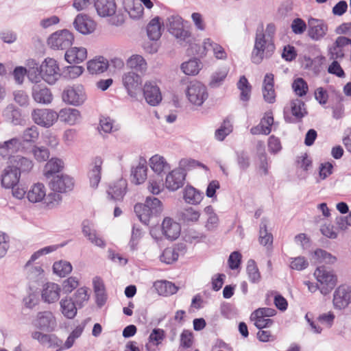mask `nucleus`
<instances>
[{"label": "nucleus", "instance_id": "nucleus-19", "mask_svg": "<svg viewBox=\"0 0 351 351\" xmlns=\"http://www.w3.org/2000/svg\"><path fill=\"white\" fill-rule=\"evenodd\" d=\"M264 100L268 104L276 101V92L274 89V75L272 73H266L263 82L262 88Z\"/></svg>", "mask_w": 351, "mask_h": 351}, {"label": "nucleus", "instance_id": "nucleus-35", "mask_svg": "<svg viewBox=\"0 0 351 351\" xmlns=\"http://www.w3.org/2000/svg\"><path fill=\"white\" fill-rule=\"evenodd\" d=\"M103 160L101 157L97 156L94 160V167L89 172L90 186L97 188L101 180V165Z\"/></svg>", "mask_w": 351, "mask_h": 351}, {"label": "nucleus", "instance_id": "nucleus-54", "mask_svg": "<svg viewBox=\"0 0 351 351\" xmlns=\"http://www.w3.org/2000/svg\"><path fill=\"white\" fill-rule=\"evenodd\" d=\"M289 267L291 269L296 271H302L308 266L307 259L302 256L289 258Z\"/></svg>", "mask_w": 351, "mask_h": 351}, {"label": "nucleus", "instance_id": "nucleus-31", "mask_svg": "<svg viewBox=\"0 0 351 351\" xmlns=\"http://www.w3.org/2000/svg\"><path fill=\"white\" fill-rule=\"evenodd\" d=\"M161 28L160 18L156 16L152 19L146 27L147 35L149 39L152 41H158L162 35Z\"/></svg>", "mask_w": 351, "mask_h": 351}, {"label": "nucleus", "instance_id": "nucleus-22", "mask_svg": "<svg viewBox=\"0 0 351 351\" xmlns=\"http://www.w3.org/2000/svg\"><path fill=\"white\" fill-rule=\"evenodd\" d=\"M19 173L6 167L1 175V186L5 189H10L16 186L19 182Z\"/></svg>", "mask_w": 351, "mask_h": 351}, {"label": "nucleus", "instance_id": "nucleus-45", "mask_svg": "<svg viewBox=\"0 0 351 351\" xmlns=\"http://www.w3.org/2000/svg\"><path fill=\"white\" fill-rule=\"evenodd\" d=\"M200 62L197 58H193L188 62H184L181 64L182 71L188 75H197L200 69Z\"/></svg>", "mask_w": 351, "mask_h": 351}, {"label": "nucleus", "instance_id": "nucleus-1", "mask_svg": "<svg viewBox=\"0 0 351 351\" xmlns=\"http://www.w3.org/2000/svg\"><path fill=\"white\" fill-rule=\"evenodd\" d=\"M134 210L139 220L143 224L148 225L152 218L160 215L163 206L158 198L148 196L146 197L145 203H136Z\"/></svg>", "mask_w": 351, "mask_h": 351}, {"label": "nucleus", "instance_id": "nucleus-42", "mask_svg": "<svg viewBox=\"0 0 351 351\" xmlns=\"http://www.w3.org/2000/svg\"><path fill=\"white\" fill-rule=\"evenodd\" d=\"M176 222L173 219L166 217L163 219L162 224H161V231L164 237L171 241H173L176 240V233L173 230V225Z\"/></svg>", "mask_w": 351, "mask_h": 351}, {"label": "nucleus", "instance_id": "nucleus-50", "mask_svg": "<svg viewBox=\"0 0 351 351\" xmlns=\"http://www.w3.org/2000/svg\"><path fill=\"white\" fill-rule=\"evenodd\" d=\"M250 319L254 322V326L258 329L269 328L274 323V321L268 317L261 315H254L253 311L250 315Z\"/></svg>", "mask_w": 351, "mask_h": 351}, {"label": "nucleus", "instance_id": "nucleus-61", "mask_svg": "<svg viewBox=\"0 0 351 351\" xmlns=\"http://www.w3.org/2000/svg\"><path fill=\"white\" fill-rule=\"evenodd\" d=\"M333 172V165L330 162L321 163L319 167V177L320 180H325Z\"/></svg>", "mask_w": 351, "mask_h": 351}, {"label": "nucleus", "instance_id": "nucleus-39", "mask_svg": "<svg viewBox=\"0 0 351 351\" xmlns=\"http://www.w3.org/2000/svg\"><path fill=\"white\" fill-rule=\"evenodd\" d=\"M154 287L160 295L167 296L176 293V284L167 280L155 282L154 283Z\"/></svg>", "mask_w": 351, "mask_h": 351}, {"label": "nucleus", "instance_id": "nucleus-57", "mask_svg": "<svg viewBox=\"0 0 351 351\" xmlns=\"http://www.w3.org/2000/svg\"><path fill=\"white\" fill-rule=\"evenodd\" d=\"M237 162L239 168L245 171L250 166V158L249 154L245 151L237 152Z\"/></svg>", "mask_w": 351, "mask_h": 351}, {"label": "nucleus", "instance_id": "nucleus-13", "mask_svg": "<svg viewBox=\"0 0 351 351\" xmlns=\"http://www.w3.org/2000/svg\"><path fill=\"white\" fill-rule=\"evenodd\" d=\"M33 324L40 330L51 332L56 326V320L50 311L38 312Z\"/></svg>", "mask_w": 351, "mask_h": 351}, {"label": "nucleus", "instance_id": "nucleus-64", "mask_svg": "<svg viewBox=\"0 0 351 351\" xmlns=\"http://www.w3.org/2000/svg\"><path fill=\"white\" fill-rule=\"evenodd\" d=\"M193 343V335L190 330H184L180 335V346L189 348Z\"/></svg>", "mask_w": 351, "mask_h": 351}, {"label": "nucleus", "instance_id": "nucleus-44", "mask_svg": "<svg viewBox=\"0 0 351 351\" xmlns=\"http://www.w3.org/2000/svg\"><path fill=\"white\" fill-rule=\"evenodd\" d=\"M71 264L66 261H56L53 265V271L60 277H64L72 271Z\"/></svg>", "mask_w": 351, "mask_h": 351}, {"label": "nucleus", "instance_id": "nucleus-27", "mask_svg": "<svg viewBox=\"0 0 351 351\" xmlns=\"http://www.w3.org/2000/svg\"><path fill=\"white\" fill-rule=\"evenodd\" d=\"M315 23H311L308 30L309 37L314 40H319L323 38L328 32V25L322 21L314 20Z\"/></svg>", "mask_w": 351, "mask_h": 351}, {"label": "nucleus", "instance_id": "nucleus-55", "mask_svg": "<svg viewBox=\"0 0 351 351\" xmlns=\"http://www.w3.org/2000/svg\"><path fill=\"white\" fill-rule=\"evenodd\" d=\"M292 88L295 94L299 97L306 95L308 90L306 82L302 77H298L293 81Z\"/></svg>", "mask_w": 351, "mask_h": 351}, {"label": "nucleus", "instance_id": "nucleus-11", "mask_svg": "<svg viewBox=\"0 0 351 351\" xmlns=\"http://www.w3.org/2000/svg\"><path fill=\"white\" fill-rule=\"evenodd\" d=\"M49 180V187L54 192L66 193L73 190L74 186L73 179L67 175H56Z\"/></svg>", "mask_w": 351, "mask_h": 351}, {"label": "nucleus", "instance_id": "nucleus-15", "mask_svg": "<svg viewBox=\"0 0 351 351\" xmlns=\"http://www.w3.org/2000/svg\"><path fill=\"white\" fill-rule=\"evenodd\" d=\"M73 26L80 34L87 35L95 31L96 24L87 14H79L75 18Z\"/></svg>", "mask_w": 351, "mask_h": 351}, {"label": "nucleus", "instance_id": "nucleus-9", "mask_svg": "<svg viewBox=\"0 0 351 351\" xmlns=\"http://www.w3.org/2000/svg\"><path fill=\"white\" fill-rule=\"evenodd\" d=\"M122 82L128 94L131 97L135 98L137 91L141 90V76L134 71H130L123 75Z\"/></svg>", "mask_w": 351, "mask_h": 351}, {"label": "nucleus", "instance_id": "nucleus-8", "mask_svg": "<svg viewBox=\"0 0 351 351\" xmlns=\"http://www.w3.org/2000/svg\"><path fill=\"white\" fill-rule=\"evenodd\" d=\"M32 118L37 125L47 128L58 120V114L50 109H36L32 112Z\"/></svg>", "mask_w": 351, "mask_h": 351}, {"label": "nucleus", "instance_id": "nucleus-53", "mask_svg": "<svg viewBox=\"0 0 351 351\" xmlns=\"http://www.w3.org/2000/svg\"><path fill=\"white\" fill-rule=\"evenodd\" d=\"M181 217L185 223H195L199 221L200 213L193 207H188L182 212Z\"/></svg>", "mask_w": 351, "mask_h": 351}, {"label": "nucleus", "instance_id": "nucleus-37", "mask_svg": "<svg viewBox=\"0 0 351 351\" xmlns=\"http://www.w3.org/2000/svg\"><path fill=\"white\" fill-rule=\"evenodd\" d=\"M39 132L38 130V128L35 125H32L30 128H27L23 132V136L21 138V141L24 143V147L25 149V152H27V147H26L27 145L32 147V144L34 143L36 140L38 138Z\"/></svg>", "mask_w": 351, "mask_h": 351}, {"label": "nucleus", "instance_id": "nucleus-43", "mask_svg": "<svg viewBox=\"0 0 351 351\" xmlns=\"http://www.w3.org/2000/svg\"><path fill=\"white\" fill-rule=\"evenodd\" d=\"M259 242L264 246H271L273 243V235L267 231V220L265 218L262 219L260 223Z\"/></svg>", "mask_w": 351, "mask_h": 351}, {"label": "nucleus", "instance_id": "nucleus-12", "mask_svg": "<svg viewBox=\"0 0 351 351\" xmlns=\"http://www.w3.org/2000/svg\"><path fill=\"white\" fill-rule=\"evenodd\" d=\"M332 302L335 308H346L351 302V288L347 285L339 286L334 292Z\"/></svg>", "mask_w": 351, "mask_h": 351}, {"label": "nucleus", "instance_id": "nucleus-20", "mask_svg": "<svg viewBox=\"0 0 351 351\" xmlns=\"http://www.w3.org/2000/svg\"><path fill=\"white\" fill-rule=\"evenodd\" d=\"M149 166L152 171L156 174V177L164 178L165 175L171 167L163 156L156 154L150 158Z\"/></svg>", "mask_w": 351, "mask_h": 351}, {"label": "nucleus", "instance_id": "nucleus-48", "mask_svg": "<svg viewBox=\"0 0 351 351\" xmlns=\"http://www.w3.org/2000/svg\"><path fill=\"white\" fill-rule=\"evenodd\" d=\"M313 257L319 263L333 264L337 261L335 256L322 249H317L313 252Z\"/></svg>", "mask_w": 351, "mask_h": 351}, {"label": "nucleus", "instance_id": "nucleus-10", "mask_svg": "<svg viewBox=\"0 0 351 351\" xmlns=\"http://www.w3.org/2000/svg\"><path fill=\"white\" fill-rule=\"evenodd\" d=\"M196 167L206 169L204 165L191 158H183L180 160L179 167L177 168V189L184 186L187 172Z\"/></svg>", "mask_w": 351, "mask_h": 351}, {"label": "nucleus", "instance_id": "nucleus-38", "mask_svg": "<svg viewBox=\"0 0 351 351\" xmlns=\"http://www.w3.org/2000/svg\"><path fill=\"white\" fill-rule=\"evenodd\" d=\"M3 117L12 124L17 125L22 121L20 110L13 104L8 105L3 111Z\"/></svg>", "mask_w": 351, "mask_h": 351}, {"label": "nucleus", "instance_id": "nucleus-26", "mask_svg": "<svg viewBox=\"0 0 351 351\" xmlns=\"http://www.w3.org/2000/svg\"><path fill=\"white\" fill-rule=\"evenodd\" d=\"M182 197L186 204L198 205L204 197V193L191 185H186L182 191Z\"/></svg>", "mask_w": 351, "mask_h": 351}, {"label": "nucleus", "instance_id": "nucleus-6", "mask_svg": "<svg viewBox=\"0 0 351 351\" xmlns=\"http://www.w3.org/2000/svg\"><path fill=\"white\" fill-rule=\"evenodd\" d=\"M32 76L33 74L31 73V71H28V78L32 81H35L36 82L32 88V96L34 100L36 103L43 105L51 104L53 100V95L51 90L44 84H37L38 77L35 75L33 78Z\"/></svg>", "mask_w": 351, "mask_h": 351}, {"label": "nucleus", "instance_id": "nucleus-56", "mask_svg": "<svg viewBox=\"0 0 351 351\" xmlns=\"http://www.w3.org/2000/svg\"><path fill=\"white\" fill-rule=\"evenodd\" d=\"M89 298L88 291L86 287L79 288L74 294L73 302L75 303L79 308L84 306V302L87 301Z\"/></svg>", "mask_w": 351, "mask_h": 351}, {"label": "nucleus", "instance_id": "nucleus-4", "mask_svg": "<svg viewBox=\"0 0 351 351\" xmlns=\"http://www.w3.org/2000/svg\"><path fill=\"white\" fill-rule=\"evenodd\" d=\"M73 41V34L69 30L63 29L51 34L47 39V44L53 49L64 50L69 48Z\"/></svg>", "mask_w": 351, "mask_h": 351}, {"label": "nucleus", "instance_id": "nucleus-18", "mask_svg": "<svg viewBox=\"0 0 351 351\" xmlns=\"http://www.w3.org/2000/svg\"><path fill=\"white\" fill-rule=\"evenodd\" d=\"M127 181L120 179L112 185L109 186L107 194L109 199L115 202H121L127 192Z\"/></svg>", "mask_w": 351, "mask_h": 351}, {"label": "nucleus", "instance_id": "nucleus-60", "mask_svg": "<svg viewBox=\"0 0 351 351\" xmlns=\"http://www.w3.org/2000/svg\"><path fill=\"white\" fill-rule=\"evenodd\" d=\"M227 76V71H218L215 72L212 76L209 85L212 88H216L221 85Z\"/></svg>", "mask_w": 351, "mask_h": 351}, {"label": "nucleus", "instance_id": "nucleus-21", "mask_svg": "<svg viewBox=\"0 0 351 351\" xmlns=\"http://www.w3.org/2000/svg\"><path fill=\"white\" fill-rule=\"evenodd\" d=\"M291 112L295 119L285 116V119L287 123H295L301 121V119L307 114L305 108V103L301 99H296L291 102Z\"/></svg>", "mask_w": 351, "mask_h": 351}, {"label": "nucleus", "instance_id": "nucleus-49", "mask_svg": "<svg viewBox=\"0 0 351 351\" xmlns=\"http://www.w3.org/2000/svg\"><path fill=\"white\" fill-rule=\"evenodd\" d=\"M232 132V125L230 121L226 118L223 120L221 126L216 130L215 136L218 141H222Z\"/></svg>", "mask_w": 351, "mask_h": 351}, {"label": "nucleus", "instance_id": "nucleus-29", "mask_svg": "<svg viewBox=\"0 0 351 351\" xmlns=\"http://www.w3.org/2000/svg\"><path fill=\"white\" fill-rule=\"evenodd\" d=\"M203 47L205 51L212 50L215 58L217 60H225L228 58L227 53L223 47L209 38L204 40Z\"/></svg>", "mask_w": 351, "mask_h": 351}, {"label": "nucleus", "instance_id": "nucleus-51", "mask_svg": "<svg viewBox=\"0 0 351 351\" xmlns=\"http://www.w3.org/2000/svg\"><path fill=\"white\" fill-rule=\"evenodd\" d=\"M30 152L33 154L35 159L40 162L47 161L50 156L49 149L44 146L38 147L34 145L30 149Z\"/></svg>", "mask_w": 351, "mask_h": 351}, {"label": "nucleus", "instance_id": "nucleus-47", "mask_svg": "<svg viewBox=\"0 0 351 351\" xmlns=\"http://www.w3.org/2000/svg\"><path fill=\"white\" fill-rule=\"evenodd\" d=\"M237 88L241 90V100L243 101H249L251 94V86L245 76L243 75L240 77L237 83Z\"/></svg>", "mask_w": 351, "mask_h": 351}, {"label": "nucleus", "instance_id": "nucleus-34", "mask_svg": "<svg viewBox=\"0 0 351 351\" xmlns=\"http://www.w3.org/2000/svg\"><path fill=\"white\" fill-rule=\"evenodd\" d=\"M108 67V62L103 56L90 60L87 62V69L91 74H98L106 71Z\"/></svg>", "mask_w": 351, "mask_h": 351}, {"label": "nucleus", "instance_id": "nucleus-16", "mask_svg": "<svg viewBox=\"0 0 351 351\" xmlns=\"http://www.w3.org/2000/svg\"><path fill=\"white\" fill-rule=\"evenodd\" d=\"M8 167L19 172L21 177V173H27L32 169L33 162L30 159L20 155L11 156L8 159Z\"/></svg>", "mask_w": 351, "mask_h": 351}, {"label": "nucleus", "instance_id": "nucleus-46", "mask_svg": "<svg viewBox=\"0 0 351 351\" xmlns=\"http://www.w3.org/2000/svg\"><path fill=\"white\" fill-rule=\"evenodd\" d=\"M127 66L135 69L136 71H145L147 69V62L143 56L140 55H133L127 61Z\"/></svg>", "mask_w": 351, "mask_h": 351}, {"label": "nucleus", "instance_id": "nucleus-41", "mask_svg": "<svg viewBox=\"0 0 351 351\" xmlns=\"http://www.w3.org/2000/svg\"><path fill=\"white\" fill-rule=\"evenodd\" d=\"M58 114L61 121L70 125L74 124L80 117V112L78 110L70 108L62 109Z\"/></svg>", "mask_w": 351, "mask_h": 351}, {"label": "nucleus", "instance_id": "nucleus-52", "mask_svg": "<svg viewBox=\"0 0 351 351\" xmlns=\"http://www.w3.org/2000/svg\"><path fill=\"white\" fill-rule=\"evenodd\" d=\"M0 148H5L8 150H11L12 152L19 150H24L25 152L24 143L21 141V138H13L6 141L0 146Z\"/></svg>", "mask_w": 351, "mask_h": 351}, {"label": "nucleus", "instance_id": "nucleus-40", "mask_svg": "<svg viewBox=\"0 0 351 351\" xmlns=\"http://www.w3.org/2000/svg\"><path fill=\"white\" fill-rule=\"evenodd\" d=\"M246 272L251 283L258 284L261 281V275L254 260L250 259L247 261Z\"/></svg>", "mask_w": 351, "mask_h": 351}, {"label": "nucleus", "instance_id": "nucleus-33", "mask_svg": "<svg viewBox=\"0 0 351 351\" xmlns=\"http://www.w3.org/2000/svg\"><path fill=\"white\" fill-rule=\"evenodd\" d=\"M60 304L61 312L65 317L71 319L76 316L78 307L72 298L66 297L62 299Z\"/></svg>", "mask_w": 351, "mask_h": 351}, {"label": "nucleus", "instance_id": "nucleus-30", "mask_svg": "<svg viewBox=\"0 0 351 351\" xmlns=\"http://www.w3.org/2000/svg\"><path fill=\"white\" fill-rule=\"evenodd\" d=\"M190 23L189 21H184L182 18L177 15V40L190 43L191 41V34L189 31Z\"/></svg>", "mask_w": 351, "mask_h": 351}, {"label": "nucleus", "instance_id": "nucleus-5", "mask_svg": "<svg viewBox=\"0 0 351 351\" xmlns=\"http://www.w3.org/2000/svg\"><path fill=\"white\" fill-rule=\"evenodd\" d=\"M186 95L189 102L197 106H201L208 97L206 86L199 81L189 83Z\"/></svg>", "mask_w": 351, "mask_h": 351}, {"label": "nucleus", "instance_id": "nucleus-63", "mask_svg": "<svg viewBox=\"0 0 351 351\" xmlns=\"http://www.w3.org/2000/svg\"><path fill=\"white\" fill-rule=\"evenodd\" d=\"M79 282L75 277H69L62 283V291L64 293H69L72 292L78 286Z\"/></svg>", "mask_w": 351, "mask_h": 351}, {"label": "nucleus", "instance_id": "nucleus-25", "mask_svg": "<svg viewBox=\"0 0 351 351\" xmlns=\"http://www.w3.org/2000/svg\"><path fill=\"white\" fill-rule=\"evenodd\" d=\"M87 58V51L84 47L68 48L64 54L65 60L69 64H79Z\"/></svg>", "mask_w": 351, "mask_h": 351}, {"label": "nucleus", "instance_id": "nucleus-36", "mask_svg": "<svg viewBox=\"0 0 351 351\" xmlns=\"http://www.w3.org/2000/svg\"><path fill=\"white\" fill-rule=\"evenodd\" d=\"M46 191L45 186L42 183H37L32 186L27 193L28 200L33 203L39 202L45 198Z\"/></svg>", "mask_w": 351, "mask_h": 351}, {"label": "nucleus", "instance_id": "nucleus-28", "mask_svg": "<svg viewBox=\"0 0 351 351\" xmlns=\"http://www.w3.org/2000/svg\"><path fill=\"white\" fill-rule=\"evenodd\" d=\"M314 275L318 282L326 285L330 289L335 286V276L330 271H326L324 267H318L315 269Z\"/></svg>", "mask_w": 351, "mask_h": 351}, {"label": "nucleus", "instance_id": "nucleus-3", "mask_svg": "<svg viewBox=\"0 0 351 351\" xmlns=\"http://www.w3.org/2000/svg\"><path fill=\"white\" fill-rule=\"evenodd\" d=\"M29 71L32 74L38 72V75L49 84H54L61 75L57 61L50 58L45 59L40 66L36 68V70L33 67Z\"/></svg>", "mask_w": 351, "mask_h": 351}, {"label": "nucleus", "instance_id": "nucleus-14", "mask_svg": "<svg viewBox=\"0 0 351 351\" xmlns=\"http://www.w3.org/2000/svg\"><path fill=\"white\" fill-rule=\"evenodd\" d=\"M143 93L146 102L150 106H156L162 101L160 88L155 82H145L143 88Z\"/></svg>", "mask_w": 351, "mask_h": 351}, {"label": "nucleus", "instance_id": "nucleus-32", "mask_svg": "<svg viewBox=\"0 0 351 351\" xmlns=\"http://www.w3.org/2000/svg\"><path fill=\"white\" fill-rule=\"evenodd\" d=\"M63 168V162L62 160L52 158L48 160L44 168V175L48 180L53 176L58 175Z\"/></svg>", "mask_w": 351, "mask_h": 351}, {"label": "nucleus", "instance_id": "nucleus-23", "mask_svg": "<svg viewBox=\"0 0 351 351\" xmlns=\"http://www.w3.org/2000/svg\"><path fill=\"white\" fill-rule=\"evenodd\" d=\"M97 14L102 17L110 16L116 12L114 0H93Z\"/></svg>", "mask_w": 351, "mask_h": 351}, {"label": "nucleus", "instance_id": "nucleus-7", "mask_svg": "<svg viewBox=\"0 0 351 351\" xmlns=\"http://www.w3.org/2000/svg\"><path fill=\"white\" fill-rule=\"evenodd\" d=\"M62 98L64 102L79 106L84 104L86 97L82 85L68 86L62 93Z\"/></svg>", "mask_w": 351, "mask_h": 351}, {"label": "nucleus", "instance_id": "nucleus-2", "mask_svg": "<svg viewBox=\"0 0 351 351\" xmlns=\"http://www.w3.org/2000/svg\"><path fill=\"white\" fill-rule=\"evenodd\" d=\"M276 47L274 40L267 39L262 31L257 32L254 39V45L251 53V60L255 64H261L266 58H270L274 53Z\"/></svg>", "mask_w": 351, "mask_h": 351}, {"label": "nucleus", "instance_id": "nucleus-24", "mask_svg": "<svg viewBox=\"0 0 351 351\" xmlns=\"http://www.w3.org/2000/svg\"><path fill=\"white\" fill-rule=\"evenodd\" d=\"M60 287L54 282L46 283L42 291V298L45 302L53 303L59 300Z\"/></svg>", "mask_w": 351, "mask_h": 351}, {"label": "nucleus", "instance_id": "nucleus-58", "mask_svg": "<svg viewBox=\"0 0 351 351\" xmlns=\"http://www.w3.org/2000/svg\"><path fill=\"white\" fill-rule=\"evenodd\" d=\"M160 260L167 265L173 263L176 261V247L173 245L165 249L160 256Z\"/></svg>", "mask_w": 351, "mask_h": 351}, {"label": "nucleus", "instance_id": "nucleus-17", "mask_svg": "<svg viewBox=\"0 0 351 351\" xmlns=\"http://www.w3.org/2000/svg\"><path fill=\"white\" fill-rule=\"evenodd\" d=\"M147 160L143 156L139 158L138 163L136 166H132L131 169L132 182L135 184H141L147 179Z\"/></svg>", "mask_w": 351, "mask_h": 351}, {"label": "nucleus", "instance_id": "nucleus-59", "mask_svg": "<svg viewBox=\"0 0 351 351\" xmlns=\"http://www.w3.org/2000/svg\"><path fill=\"white\" fill-rule=\"evenodd\" d=\"M84 69L82 66H68L64 68L63 71L64 75L66 77L75 79L83 73Z\"/></svg>", "mask_w": 351, "mask_h": 351}, {"label": "nucleus", "instance_id": "nucleus-62", "mask_svg": "<svg viewBox=\"0 0 351 351\" xmlns=\"http://www.w3.org/2000/svg\"><path fill=\"white\" fill-rule=\"evenodd\" d=\"M143 10L144 8L141 3L133 2L132 5L129 8L128 14L133 19H138L142 16Z\"/></svg>", "mask_w": 351, "mask_h": 351}]
</instances>
